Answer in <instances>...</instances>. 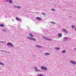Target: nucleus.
<instances>
[{
    "label": "nucleus",
    "mask_w": 76,
    "mask_h": 76,
    "mask_svg": "<svg viewBox=\"0 0 76 76\" xmlns=\"http://www.w3.org/2000/svg\"><path fill=\"white\" fill-rule=\"evenodd\" d=\"M33 56H34V57H35V56L34 55H33Z\"/></svg>",
    "instance_id": "473e14b6"
},
{
    "label": "nucleus",
    "mask_w": 76,
    "mask_h": 76,
    "mask_svg": "<svg viewBox=\"0 0 76 76\" xmlns=\"http://www.w3.org/2000/svg\"><path fill=\"white\" fill-rule=\"evenodd\" d=\"M27 38H28V39H31V40H33V41H37V40H36V39L32 37H27Z\"/></svg>",
    "instance_id": "7ed1b4c3"
},
{
    "label": "nucleus",
    "mask_w": 76,
    "mask_h": 76,
    "mask_svg": "<svg viewBox=\"0 0 76 76\" xmlns=\"http://www.w3.org/2000/svg\"><path fill=\"white\" fill-rule=\"evenodd\" d=\"M16 20L18 21H20V20H21V19L20 18H18L17 17H16Z\"/></svg>",
    "instance_id": "1a4fd4ad"
},
{
    "label": "nucleus",
    "mask_w": 76,
    "mask_h": 76,
    "mask_svg": "<svg viewBox=\"0 0 76 76\" xmlns=\"http://www.w3.org/2000/svg\"><path fill=\"white\" fill-rule=\"evenodd\" d=\"M7 45L8 47H14V45L13 44L10 42H8L7 43Z\"/></svg>",
    "instance_id": "f257e3e1"
},
{
    "label": "nucleus",
    "mask_w": 76,
    "mask_h": 76,
    "mask_svg": "<svg viewBox=\"0 0 76 76\" xmlns=\"http://www.w3.org/2000/svg\"><path fill=\"white\" fill-rule=\"evenodd\" d=\"M42 38H44V39H46V40H47V41H52V39H50L48 38H47L43 36H42Z\"/></svg>",
    "instance_id": "f03ea898"
},
{
    "label": "nucleus",
    "mask_w": 76,
    "mask_h": 76,
    "mask_svg": "<svg viewBox=\"0 0 76 76\" xmlns=\"http://www.w3.org/2000/svg\"><path fill=\"white\" fill-rule=\"evenodd\" d=\"M29 36L31 37H34V36L31 34L29 33Z\"/></svg>",
    "instance_id": "ddd939ff"
},
{
    "label": "nucleus",
    "mask_w": 76,
    "mask_h": 76,
    "mask_svg": "<svg viewBox=\"0 0 76 76\" xmlns=\"http://www.w3.org/2000/svg\"><path fill=\"white\" fill-rule=\"evenodd\" d=\"M72 28H75V26H74L73 25H72Z\"/></svg>",
    "instance_id": "cd10ccee"
},
{
    "label": "nucleus",
    "mask_w": 76,
    "mask_h": 76,
    "mask_svg": "<svg viewBox=\"0 0 76 76\" xmlns=\"http://www.w3.org/2000/svg\"><path fill=\"white\" fill-rule=\"evenodd\" d=\"M4 50H1V52L2 51H4Z\"/></svg>",
    "instance_id": "7c9ffc66"
},
{
    "label": "nucleus",
    "mask_w": 76,
    "mask_h": 76,
    "mask_svg": "<svg viewBox=\"0 0 76 76\" xmlns=\"http://www.w3.org/2000/svg\"><path fill=\"white\" fill-rule=\"evenodd\" d=\"M55 49H56V50H59L60 49V48H55Z\"/></svg>",
    "instance_id": "dca6fc26"
},
{
    "label": "nucleus",
    "mask_w": 76,
    "mask_h": 76,
    "mask_svg": "<svg viewBox=\"0 0 76 76\" xmlns=\"http://www.w3.org/2000/svg\"><path fill=\"white\" fill-rule=\"evenodd\" d=\"M12 21H13V19L12 20Z\"/></svg>",
    "instance_id": "f704fd0d"
},
{
    "label": "nucleus",
    "mask_w": 76,
    "mask_h": 76,
    "mask_svg": "<svg viewBox=\"0 0 76 76\" xmlns=\"http://www.w3.org/2000/svg\"><path fill=\"white\" fill-rule=\"evenodd\" d=\"M63 32H65L66 34H67L68 33V31L66 30V29H64L63 30Z\"/></svg>",
    "instance_id": "6e6552de"
},
{
    "label": "nucleus",
    "mask_w": 76,
    "mask_h": 76,
    "mask_svg": "<svg viewBox=\"0 0 76 76\" xmlns=\"http://www.w3.org/2000/svg\"><path fill=\"white\" fill-rule=\"evenodd\" d=\"M0 42H2L3 43H6V41L3 42L1 41H0Z\"/></svg>",
    "instance_id": "5701e85b"
},
{
    "label": "nucleus",
    "mask_w": 76,
    "mask_h": 76,
    "mask_svg": "<svg viewBox=\"0 0 76 76\" xmlns=\"http://www.w3.org/2000/svg\"><path fill=\"white\" fill-rule=\"evenodd\" d=\"M66 50H64L62 51V53H66Z\"/></svg>",
    "instance_id": "f3484780"
},
{
    "label": "nucleus",
    "mask_w": 76,
    "mask_h": 76,
    "mask_svg": "<svg viewBox=\"0 0 76 76\" xmlns=\"http://www.w3.org/2000/svg\"><path fill=\"white\" fill-rule=\"evenodd\" d=\"M52 10H53V11H54V10H54V9L53 8H52Z\"/></svg>",
    "instance_id": "c85d7f7f"
},
{
    "label": "nucleus",
    "mask_w": 76,
    "mask_h": 76,
    "mask_svg": "<svg viewBox=\"0 0 76 76\" xmlns=\"http://www.w3.org/2000/svg\"><path fill=\"white\" fill-rule=\"evenodd\" d=\"M34 69H35V71L36 72H41V70H38L37 67H35Z\"/></svg>",
    "instance_id": "20e7f679"
},
{
    "label": "nucleus",
    "mask_w": 76,
    "mask_h": 76,
    "mask_svg": "<svg viewBox=\"0 0 76 76\" xmlns=\"http://www.w3.org/2000/svg\"><path fill=\"white\" fill-rule=\"evenodd\" d=\"M38 76H44V75H42L41 74H40L38 75Z\"/></svg>",
    "instance_id": "393cba45"
},
{
    "label": "nucleus",
    "mask_w": 76,
    "mask_h": 76,
    "mask_svg": "<svg viewBox=\"0 0 76 76\" xmlns=\"http://www.w3.org/2000/svg\"><path fill=\"white\" fill-rule=\"evenodd\" d=\"M75 31H76V28H75Z\"/></svg>",
    "instance_id": "72a5a7b5"
},
{
    "label": "nucleus",
    "mask_w": 76,
    "mask_h": 76,
    "mask_svg": "<svg viewBox=\"0 0 76 76\" xmlns=\"http://www.w3.org/2000/svg\"><path fill=\"white\" fill-rule=\"evenodd\" d=\"M13 7H14L15 8H17L18 6H16V5H13Z\"/></svg>",
    "instance_id": "b1692460"
},
{
    "label": "nucleus",
    "mask_w": 76,
    "mask_h": 76,
    "mask_svg": "<svg viewBox=\"0 0 76 76\" xmlns=\"http://www.w3.org/2000/svg\"><path fill=\"white\" fill-rule=\"evenodd\" d=\"M41 68L42 70H47V67L41 66Z\"/></svg>",
    "instance_id": "39448f33"
},
{
    "label": "nucleus",
    "mask_w": 76,
    "mask_h": 76,
    "mask_svg": "<svg viewBox=\"0 0 76 76\" xmlns=\"http://www.w3.org/2000/svg\"><path fill=\"white\" fill-rule=\"evenodd\" d=\"M0 64L1 65H2V66H4V64H3V63L0 62Z\"/></svg>",
    "instance_id": "a211bd4d"
},
{
    "label": "nucleus",
    "mask_w": 76,
    "mask_h": 76,
    "mask_svg": "<svg viewBox=\"0 0 76 76\" xmlns=\"http://www.w3.org/2000/svg\"><path fill=\"white\" fill-rule=\"evenodd\" d=\"M0 26H1V27H3V26H4V25L2 24H1L0 25Z\"/></svg>",
    "instance_id": "aec40b11"
},
{
    "label": "nucleus",
    "mask_w": 76,
    "mask_h": 76,
    "mask_svg": "<svg viewBox=\"0 0 76 76\" xmlns=\"http://www.w3.org/2000/svg\"><path fill=\"white\" fill-rule=\"evenodd\" d=\"M9 3H12V1L11 0H9Z\"/></svg>",
    "instance_id": "6ab92c4d"
},
{
    "label": "nucleus",
    "mask_w": 76,
    "mask_h": 76,
    "mask_svg": "<svg viewBox=\"0 0 76 76\" xmlns=\"http://www.w3.org/2000/svg\"><path fill=\"white\" fill-rule=\"evenodd\" d=\"M75 74H76V72L75 73Z\"/></svg>",
    "instance_id": "c9c22d12"
},
{
    "label": "nucleus",
    "mask_w": 76,
    "mask_h": 76,
    "mask_svg": "<svg viewBox=\"0 0 76 76\" xmlns=\"http://www.w3.org/2000/svg\"><path fill=\"white\" fill-rule=\"evenodd\" d=\"M36 47H38V48H41L42 47V46L41 45H36Z\"/></svg>",
    "instance_id": "9d476101"
},
{
    "label": "nucleus",
    "mask_w": 76,
    "mask_h": 76,
    "mask_svg": "<svg viewBox=\"0 0 76 76\" xmlns=\"http://www.w3.org/2000/svg\"><path fill=\"white\" fill-rule=\"evenodd\" d=\"M6 1L7 2H9V0H6Z\"/></svg>",
    "instance_id": "c756f323"
},
{
    "label": "nucleus",
    "mask_w": 76,
    "mask_h": 76,
    "mask_svg": "<svg viewBox=\"0 0 76 76\" xmlns=\"http://www.w3.org/2000/svg\"><path fill=\"white\" fill-rule=\"evenodd\" d=\"M74 50H75V51H76V48H74Z\"/></svg>",
    "instance_id": "2f4dec72"
},
{
    "label": "nucleus",
    "mask_w": 76,
    "mask_h": 76,
    "mask_svg": "<svg viewBox=\"0 0 76 76\" xmlns=\"http://www.w3.org/2000/svg\"><path fill=\"white\" fill-rule=\"evenodd\" d=\"M4 53H9H9H10V52H8L7 51H5L4 50Z\"/></svg>",
    "instance_id": "4be33fe9"
},
{
    "label": "nucleus",
    "mask_w": 76,
    "mask_h": 76,
    "mask_svg": "<svg viewBox=\"0 0 76 76\" xmlns=\"http://www.w3.org/2000/svg\"><path fill=\"white\" fill-rule=\"evenodd\" d=\"M36 19L37 20H41V18L39 17H38L36 18Z\"/></svg>",
    "instance_id": "0eeeda50"
},
{
    "label": "nucleus",
    "mask_w": 76,
    "mask_h": 76,
    "mask_svg": "<svg viewBox=\"0 0 76 76\" xmlns=\"http://www.w3.org/2000/svg\"><path fill=\"white\" fill-rule=\"evenodd\" d=\"M45 55H46V56H48V55H50V53H46L45 54Z\"/></svg>",
    "instance_id": "4468645a"
},
{
    "label": "nucleus",
    "mask_w": 76,
    "mask_h": 76,
    "mask_svg": "<svg viewBox=\"0 0 76 76\" xmlns=\"http://www.w3.org/2000/svg\"><path fill=\"white\" fill-rule=\"evenodd\" d=\"M70 62L71 63H72V64H74V65H75V64H76V62H75V61L70 60Z\"/></svg>",
    "instance_id": "423d86ee"
},
{
    "label": "nucleus",
    "mask_w": 76,
    "mask_h": 76,
    "mask_svg": "<svg viewBox=\"0 0 76 76\" xmlns=\"http://www.w3.org/2000/svg\"><path fill=\"white\" fill-rule=\"evenodd\" d=\"M2 31H4V32H6V30L5 29H3V30H2Z\"/></svg>",
    "instance_id": "bb28decb"
},
{
    "label": "nucleus",
    "mask_w": 76,
    "mask_h": 76,
    "mask_svg": "<svg viewBox=\"0 0 76 76\" xmlns=\"http://www.w3.org/2000/svg\"><path fill=\"white\" fill-rule=\"evenodd\" d=\"M58 37H62V34L61 33H59L58 35Z\"/></svg>",
    "instance_id": "f8f14e48"
},
{
    "label": "nucleus",
    "mask_w": 76,
    "mask_h": 76,
    "mask_svg": "<svg viewBox=\"0 0 76 76\" xmlns=\"http://www.w3.org/2000/svg\"><path fill=\"white\" fill-rule=\"evenodd\" d=\"M42 15H46V14L44 12H42Z\"/></svg>",
    "instance_id": "a878e982"
},
{
    "label": "nucleus",
    "mask_w": 76,
    "mask_h": 76,
    "mask_svg": "<svg viewBox=\"0 0 76 76\" xmlns=\"http://www.w3.org/2000/svg\"><path fill=\"white\" fill-rule=\"evenodd\" d=\"M51 23H53V24H55V22H54L50 21Z\"/></svg>",
    "instance_id": "412c9836"
},
{
    "label": "nucleus",
    "mask_w": 76,
    "mask_h": 76,
    "mask_svg": "<svg viewBox=\"0 0 76 76\" xmlns=\"http://www.w3.org/2000/svg\"><path fill=\"white\" fill-rule=\"evenodd\" d=\"M17 8L19 9H20L21 8V7H20V6H17Z\"/></svg>",
    "instance_id": "2eb2a0df"
},
{
    "label": "nucleus",
    "mask_w": 76,
    "mask_h": 76,
    "mask_svg": "<svg viewBox=\"0 0 76 76\" xmlns=\"http://www.w3.org/2000/svg\"><path fill=\"white\" fill-rule=\"evenodd\" d=\"M64 41H67L68 40V39L67 38V37H65L64 38Z\"/></svg>",
    "instance_id": "9b49d317"
}]
</instances>
